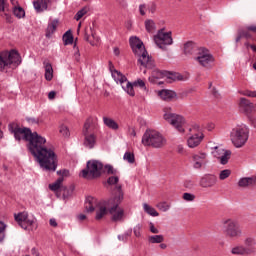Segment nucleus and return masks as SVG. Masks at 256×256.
I'll list each match as a JSON object with an SVG mask.
<instances>
[{
  "label": "nucleus",
  "mask_w": 256,
  "mask_h": 256,
  "mask_svg": "<svg viewBox=\"0 0 256 256\" xmlns=\"http://www.w3.org/2000/svg\"><path fill=\"white\" fill-rule=\"evenodd\" d=\"M8 129L13 133L16 141H28V149L35 157L43 171H57L59 160L55 150L45 147L47 139L39 135L37 132H32L31 129L26 127H19L15 123L9 124Z\"/></svg>",
  "instance_id": "1"
},
{
  "label": "nucleus",
  "mask_w": 256,
  "mask_h": 256,
  "mask_svg": "<svg viewBox=\"0 0 256 256\" xmlns=\"http://www.w3.org/2000/svg\"><path fill=\"white\" fill-rule=\"evenodd\" d=\"M116 189L118 194L108 200L97 202V199L91 196L86 198L85 210L87 213L95 211L96 221H101L106 215H110L112 223H123L125 221V210L119 206L123 201V190H121V186H116Z\"/></svg>",
  "instance_id": "2"
},
{
  "label": "nucleus",
  "mask_w": 256,
  "mask_h": 256,
  "mask_svg": "<svg viewBox=\"0 0 256 256\" xmlns=\"http://www.w3.org/2000/svg\"><path fill=\"white\" fill-rule=\"evenodd\" d=\"M129 41L130 47L135 57H138V63L141 67H145V69H153V67H155V61H153V58L149 56V52L145 49L143 41L136 36L131 37Z\"/></svg>",
  "instance_id": "3"
},
{
  "label": "nucleus",
  "mask_w": 256,
  "mask_h": 256,
  "mask_svg": "<svg viewBox=\"0 0 256 256\" xmlns=\"http://www.w3.org/2000/svg\"><path fill=\"white\" fill-rule=\"evenodd\" d=\"M21 65V56L16 50L0 52V71L5 72L8 69H15Z\"/></svg>",
  "instance_id": "4"
},
{
  "label": "nucleus",
  "mask_w": 256,
  "mask_h": 256,
  "mask_svg": "<svg viewBox=\"0 0 256 256\" xmlns=\"http://www.w3.org/2000/svg\"><path fill=\"white\" fill-rule=\"evenodd\" d=\"M163 119L166 120L167 123L172 125L174 129H176L179 133H185V117L179 114L173 113V109L171 107L163 108Z\"/></svg>",
  "instance_id": "5"
},
{
  "label": "nucleus",
  "mask_w": 256,
  "mask_h": 256,
  "mask_svg": "<svg viewBox=\"0 0 256 256\" xmlns=\"http://www.w3.org/2000/svg\"><path fill=\"white\" fill-rule=\"evenodd\" d=\"M230 139L236 149H241L249 141V128L247 126L233 128L230 133Z\"/></svg>",
  "instance_id": "6"
},
{
  "label": "nucleus",
  "mask_w": 256,
  "mask_h": 256,
  "mask_svg": "<svg viewBox=\"0 0 256 256\" xmlns=\"http://www.w3.org/2000/svg\"><path fill=\"white\" fill-rule=\"evenodd\" d=\"M84 179H99L103 175V162L99 160H89L86 164V169L81 171Z\"/></svg>",
  "instance_id": "7"
},
{
  "label": "nucleus",
  "mask_w": 256,
  "mask_h": 256,
  "mask_svg": "<svg viewBox=\"0 0 256 256\" xmlns=\"http://www.w3.org/2000/svg\"><path fill=\"white\" fill-rule=\"evenodd\" d=\"M222 231L226 239H239L240 237H243L241 225L233 219L223 221Z\"/></svg>",
  "instance_id": "8"
},
{
  "label": "nucleus",
  "mask_w": 256,
  "mask_h": 256,
  "mask_svg": "<svg viewBox=\"0 0 256 256\" xmlns=\"http://www.w3.org/2000/svg\"><path fill=\"white\" fill-rule=\"evenodd\" d=\"M194 59L204 69H213L215 67V57L207 48H199Z\"/></svg>",
  "instance_id": "9"
},
{
  "label": "nucleus",
  "mask_w": 256,
  "mask_h": 256,
  "mask_svg": "<svg viewBox=\"0 0 256 256\" xmlns=\"http://www.w3.org/2000/svg\"><path fill=\"white\" fill-rule=\"evenodd\" d=\"M142 144H144L145 147H161V133L157 130H146L142 136Z\"/></svg>",
  "instance_id": "10"
},
{
  "label": "nucleus",
  "mask_w": 256,
  "mask_h": 256,
  "mask_svg": "<svg viewBox=\"0 0 256 256\" xmlns=\"http://www.w3.org/2000/svg\"><path fill=\"white\" fill-rule=\"evenodd\" d=\"M239 109L241 113H244L248 117L249 121L256 123V105H253L247 98H240Z\"/></svg>",
  "instance_id": "11"
},
{
  "label": "nucleus",
  "mask_w": 256,
  "mask_h": 256,
  "mask_svg": "<svg viewBox=\"0 0 256 256\" xmlns=\"http://www.w3.org/2000/svg\"><path fill=\"white\" fill-rule=\"evenodd\" d=\"M173 32L168 31L165 32V27L161 28V51L162 53H166V55H169V47L173 45Z\"/></svg>",
  "instance_id": "12"
},
{
  "label": "nucleus",
  "mask_w": 256,
  "mask_h": 256,
  "mask_svg": "<svg viewBox=\"0 0 256 256\" xmlns=\"http://www.w3.org/2000/svg\"><path fill=\"white\" fill-rule=\"evenodd\" d=\"M212 155L220 161L221 165H227L229 159H231V150H225L221 146H216L213 148Z\"/></svg>",
  "instance_id": "13"
},
{
  "label": "nucleus",
  "mask_w": 256,
  "mask_h": 256,
  "mask_svg": "<svg viewBox=\"0 0 256 256\" xmlns=\"http://www.w3.org/2000/svg\"><path fill=\"white\" fill-rule=\"evenodd\" d=\"M192 161L194 169H202V167H205L209 163V158L207 157V153L199 152L192 156Z\"/></svg>",
  "instance_id": "14"
},
{
  "label": "nucleus",
  "mask_w": 256,
  "mask_h": 256,
  "mask_svg": "<svg viewBox=\"0 0 256 256\" xmlns=\"http://www.w3.org/2000/svg\"><path fill=\"white\" fill-rule=\"evenodd\" d=\"M161 79H164L166 83H173V81H183V75L175 72H169L166 70L161 71Z\"/></svg>",
  "instance_id": "15"
},
{
  "label": "nucleus",
  "mask_w": 256,
  "mask_h": 256,
  "mask_svg": "<svg viewBox=\"0 0 256 256\" xmlns=\"http://www.w3.org/2000/svg\"><path fill=\"white\" fill-rule=\"evenodd\" d=\"M204 135L202 132H198L190 136L187 140V145L190 149H195V147H199L201 145V141L204 139Z\"/></svg>",
  "instance_id": "16"
},
{
  "label": "nucleus",
  "mask_w": 256,
  "mask_h": 256,
  "mask_svg": "<svg viewBox=\"0 0 256 256\" xmlns=\"http://www.w3.org/2000/svg\"><path fill=\"white\" fill-rule=\"evenodd\" d=\"M217 184V176L208 174L201 178L200 185L204 188L215 187Z\"/></svg>",
  "instance_id": "17"
},
{
  "label": "nucleus",
  "mask_w": 256,
  "mask_h": 256,
  "mask_svg": "<svg viewBox=\"0 0 256 256\" xmlns=\"http://www.w3.org/2000/svg\"><path fill=\"white\" fill-rule=\"evenodd\" d=\"M49 3H51V0H36L33 2L34 9L37 13H43V11H47Z\"/></svg>",
  "instance_id": "18"
},
{
  "label": "nucleus",
  "mask_w": 256,
  "mask_h": 256,
  "mask_svg": "<svg viewBox=\"0 0 256 256\" xmlns=\"http://www.w3.org/2000/svg\"><path fill=\"white\" fill-rule=\"evenodd\" d=\"M231 253H232V255L248 256V255H253V250L252 249H247L243 245H238V246H235L231 249Z\"/></svg>",
  "instance_id": "19"
},
{
  "label": "nucleus",
  "mask_w": 256,
  "mask_h": 256,
  "mask_svg": "<svg viewBox=\"0 0 256 256\" xmlns=\"http://www.w3.org/2000/svg\"><path fill=\"white\" fill-rule=\"evenodd\" d=\"M93 131H95V124H93V118H88L83 127V135H93Z\"/></svg>",
  "instance_id": "20"
},
{
  "label": "nucleus",
  "mask_w": 256,
  "mask_h": 256,
  "mask_svg": "<svg viewBox=\"0 0 256 256\" xmlns=\"http://www.w3.org/2000/svg\"><path fill=\"white\" fill-rule=\"evenodd\" d=\"M175 97H177V93L175 91L169 89L161 90V99H163V101H173Z\"/></svg>",
  "instance_id": "21"
},
{
  "label": "nucleus",
  "mask_w": 256,
  "mask_h": 256,
  "mask_svg": "<svg viewBox=\"0 0 256 256\" xmlns=\"http://www.w3.org/2000/svg\"><path fill=\"white\" fill-rule=\"evenodd\" d=\"M256 185V176L241 178L238 182L239 187H251Z\"/></svg>",
  "instance_id": "22"
},
{
  "label": "nucleus",
  "mask_w": 256,
  "mask_h": 256,
  "mask_svg": "<svg viewBox=\"0 0 256 256\" xmlns=\"http://www.w3.org/2000/svg\"><path fill=\"white\" fill-rule=\"evenodd\" d=\"M149 81L152 85H161V71L159 69H154L149 77Z\"/></svg>",
  "instance_id": "23"
},
{
  "label": "nucleus",
  "mask_w": 256,
  "mask_h": 256,
  "mask_svg": "<svg viewBox=\"0 0 256 256\" xmlns=\"http://www.w3.org/2000/svg\"><path fill=\"white\" fill-rule=\"evenodd\" d=\"M197 51V45L193 41L184 44V55H193Z\"/></svg>",
  "instance_id": "24"
},
{
  "label": "nucleus",
  "mask_w": 256,
  "mask_h": 256,
  "mask_svg": "<svg viewBox=\"0 0 256 256\" xmlns=\"http://www.w3.org/2000/svg\"><path fill=\"white\" fill-rule=\"evenodd\" d=\"M58 25H59L58 20H53L51 23L48 24V26L46 28V34H45L47 39H50V37L53 35V33H55V31H57Z\"/></svg>",
  "instance_id": "25"
},
{
  "label": "nucleus",
  "mask_w": 256,
  "mask_h": 256,
  "mask_svg": "<svg viewBox=\"0 0 256 256\" xmlns=\"http://www.w3.org/2000/svg\"><path fill=\"white\" fill-rule=\"evenodd\" d=\"M45 69V79L46 81H51L53 79V65L49 63V61L43 62Z\"/></svg>",
  "instance_id": "26"
},
{
  "label": "nucleus",
  "mask_w": 256,
  "mask_h": 256,
  "mask_svg": "<svg viewBox=\"0 0 256 256\" xmlns=\"http://www.w3.org/2000/svg\"><path fill=\"white\" fill-rule=\"evenodd\" d=\"M29 214L27 212H20L14 215L15 221L20 225V227H25V221L28 219Z\"/></svg>",
  "instance_id": "27"
},
{
  "label": "nucleus",
  "mask_w": 256,
  "mask_h": 256,
  "mask_svg": "<svg viewBox=\"0 0 256 256\" xmlns=\"http://www.w3.org/2000/svg\"><path fill=\"white\" fill-rule=\"evenodd\" d=\"M112 77L116 81V83H120V85H123V83H127V77L117 70H112Z\"/></svg>",
  "instance_id": "28"
},
{
  "label": "nucleus",
  "mask_w": 256,
  "mask_h": 256,
  "mask_svg": "<svg viewBox=\"0 0 256 256\" xmlns=\"http://www.w3.org/2000/svg\"><path fill=\"white\" fill-rule=\"evenodd\" d=\"M85 140L84 145L88 147V149H93L95 147V134H84Z\"/></svg>",
  "instance_id": "29"
},
{
  "label": "nucleus",
  "mask_w": 256,
  "mask_h": 256,
  "mask_svg": "<svg viewBox=\"0 0 256 256\" xmlns=\"http://www.w3.org/2000/svg\"><path fill=\"white\" fill-rule=\"evenodd\" d=\"M104 125L108 127L109 129H113L114 131H117L119 129V124L115 122V120L108 118V117H103Z\"/></svg>",
  "instance_id": "30"
},
{
  "label": "nucleus",
  "mask_w": 256,
  "mask_h": 256,
  "mask_svg": "<svg viewBox=\"0 0 256 256\" xmlns=\"http://www.w3.org/2000/svg\"><path fill=\"white\" fill-rule=\"evenodd\" d=\"M255 245H256V242H255V239H253V238H246L244 240L245 249H251L252 255H254V253H256Z\"/></svg>",
  "instance_id": "31"
},
{
  "label": "nucleus",
  "mask_w": 256,
  "mask_h": 256,
  "mask_svg": "<svg viewBox=\"0 0 256 256\" xmlns=\"http://www.w3.org/2000/svg\"><path fill=\"white\" fill-rule=\"evenodd\" d=\"M143 208L145 213L151 215V217H159V212H157V210H155V208L151 207L149 204L144 203Z\"/></svg>",
  "instance_id": "32"
},
{
  "label": "nucleus",
  "mask_w": 256,
  "mask_h": 256,
  "mask_svg": "<svg viewBox=\"0 0 256 256\" xmlns=\"http://www.w3.org/2000/svg\"><path fill=\"white\" fill-rule=\"evenodd\" d=\"M64 181L63 177H59L54 183L49 185V189L51 191H59V189H61V185Z\"/></svg>",
  "instance_id": "33"
},
{
  "label": "nucleus",
  "mask_w": 256,
  "mask_h": 256,
  "mask_svg": "<svg viewBox=\"0 0 256 256\" xmlns=\"http://www.w3.org/2000/svg\"><path fill=\"white\" fill-rule=\"evenodd\" d=\"M87 13H89V7L85 6L76 13L74 19L76 21H80L81 19H83V17H85V15H87Z\"/></svg>",
  "instance_id": "34"
},
{
  "label": "nucleus",
  "mask_w": 256,
  "mask_h": 256,
  "mask_svg": "<svg viewBox=\"0 0 256 256\" xmlns=\"http://www.w3.org/2000/svg\"><path fill=\"white\" fill-rule=\"evenodd\" d=\"M13 13L18 19H23V17H25V10L19 5L13 7Z\"/></svg>",
  "instance_id": "35"
},
{
  "label": "nucleus",
  "mask_w": 256,
  "mask_h": 256,
  "mask_svg": "<svg viewBox=\"0 0 256 256\" xmlns=\"http://www.w3.org/2000/svg\"><path fill=\"white\" fill-rule=\"evenodd\" d=\"M63 41H64V45H72L73 34L71 33V31L65 32V34L63 35Z\"/></svg>",
  "instance_id": "36"
},
{
  "label": "nucleus",
  "mask_w": 256,
  "mask_h": 256,
  "mask_svg": "<svg viewBox=\"0 0 256 256\" xmlns=\"http://www.w3.org/2000/svg\"><path fill=\"white\" fill-rule=\"evenodd\" d=\"M133 87L135 86L131 82H127L126 87L122 86L124 91H126L130 97H135V89Z\"/></svg>",
  "instance_id": "37"
},
{
  "label": "nucleus",
  "mask_w": 256,
  "mask_h": 256,
  "mask_svg": "<svg viewBox=\"0 0 256 256\" xmlns=\"http://www.w3.org/2000/svg\"><path fill=\"white\" fill-rule=\"evenodd\" d=\"M145 29L148 33H153V31H155V22H153V20H146Z\"/></svg>",
  "instance_id": "38"
},
{
  "label": "nucleus",
  "mask_w": 256,
  "mask_h": 256,
  "mask_svg": "<svg viewBox=\"0 0 256 256\" xmlns=\"http://www.w3.org/2000/svg\"><path fill=\"white\" fill-rule=\"evenodd\" d=\"M123 159H124V161H127L130 164H133V163H135V154H133L131 152H125Z\"/></svg>",
  "instance_id": "39"
},
{
  "label": "nucleus",
  "mask_w": 256,
  "mask_h": 256,
  "mask_svg": "<svg viewBox=\"0 0 256 256\" xmlns=\"http://www.w3.org/2000/svg\"><path fill=\"white\" fill-rule=\"evenodd\" d=\"M230 176H231V170L225 169V170L220 171L219 179H220V181H225V179H228V177H230Z\"/></svg>",
  "instance_id": "40"
},
{
  "label": "nucleus",
  "mask_w": 256,
  "mask_h": 256,
  "mask_svg": "<svg viewBox=\"0 0 256 256\" xmlns=\"http://www.w3.org/2000/svg\"><path fill=\"white\" fill-rule=\"evenodd\" d=\"M35 221L30 220L29 218H26L24 225L25 227H22V229H25L26 231H32L33 230V225H34Z\"/></svg>",
  "instance_id": "41"
},
{
  "label": "nucleus",
  "mask_w": 256,
  "mask_h": 256,
  "mask_svg": "<svg viewBox=\"0 0 256 256\" xmlns=\"http://www.w3.org/2000/svg\"><path fill=\"white\" fill-rule=\"evenodd\" d=\"M59 133L62 134L64 137H69L71 135V132L69 131V127L65 125H61L59 128Z\"/></svg>",
  "instance_id": "42"
},
{
  "label": "nucleus",
  "mask_w": 256,
  "mask_h": 256,
  "mask_svg": "<svg viewBox=\"0 0 256 256\" xmlns=\"http://www.w3.org/2000/svg\"><path fill=\"white\" fill-rule=\"evenodd\" d=\"M134 87H140V89H144V91H147V86L145 85V81L141 79H137L133 82Z\"/></svg>",
  "instance_id": "43"
},
{
  "label": "nucleus",
  "mask_w": 256,
  "mask_h": 256,
  "mask_svg": "<svg viewBox=\"0 0 256 256\" xmlns=\"http://www.w3.org/2000/svg\"><path fill=\"white\" fill-rule=\"evenodd\" d=\"M5 229H7V225L0 221V241L5 239Z\"/></svg>",
  "instance_id": "44"
},
{
  "label": "nucleus",
  "mask_w": 256,
  "mask_h": 256,
  "mask_svg": "<svg viewBox=\"0 0 256 256\" xmlns=\"http://www.w3.org/2000/svg\"><path fill=\"white\" fill-rule=\"evenodd\" d=\"M154 43L161 49V30H158L157 35L154 36Z\"/></svg>",
  "instance_id": "45"
},
{
  "label": "nucleus",
  "mask_w": 256,
  "mask_h": 256,
  "mask_svg": "<svg viewBox=\"0 0 256 256\" xmlns=\"http://www.w3.org/2000/svg\"><path fill=\"white\" fill-rule=\"evenodd\" d=\"M182 199H184V201H189V202L195 201V195L192 193L186 192L183 194Z\"/></svg>",
  "instance_id": "46"
},
{
  "label": "nucleus",
  "mask_w": 256,
  "mask_h": 256,
  "mask_svg": "<svg viewBox=\"0 0 256 256\" xmlns=\"http://www.w3.org/2000/svg\"><path fill=\"white\" fill-rule=\"evenodd\" d=\"M149 243H161V235H154L148 238Z\"/></svg>",
  "instance_id": "47"
},
{
  "label": "nucleus",
  "mask_w": 256,
  "mask_h": 256,
  "mask_svg": "<svg viewBox=\"0 0 256 256\" xmlns=\"http://www.w3.org/2000/svg\"><path fill=\"white\" fill-rule=\"evenodd\" d=\"M108 185H117V183H119V177L117 176H112L109 177L107 180Z\"/></svg>",
  "instance_id": "48"
},
{
  "label": "nucleus",
  "mask_w": 256,
  "mask_h": 256,
  "mask_svg": "<svg viewBox=\"0 0 256 256\" xmlns=\"http://www.w3.org/2000/svg\"><path fill=\"white\" fill-rule=\"evenodd\" d=\"M240 33H241V35H242V38H244V39H252V35H251V33H249V30H243V29H240Z\"/></svg>",
  "instance_id": "49"
},
{
  "label": "nucleus",
  "mask_w": 256,
  "mask_h": 256,
  "mask_svg": "<svg viewBox=\"0 0 256 256\" xmlns=\"http://www.w3.org/2000/svg\"><path fill=\"white\" fill-rule=\"evenodd\" d=\"M241 95H244L245 97H256V91L246 90L244 92H241Z\"/></svg>",
  "instance_id": "50"
},
{
  "label": "nucleus",
  "mask_w": 256,
  "mask_h": 256,
  "mask_svg": "<svg viewBox=\"0 0 256 256\" xmlns=\"http://www.w3.org/2000/svg\"><path fill=\"white\" fill-rule=\"evenodd\" d=\"M105 169L107 170L108 175H116L117 170L113 169V166L111 165H106Z\"/></svg>",
  "instance_id": "51"
},
{
  "label": "nucleus",
  "mask_w": 256,
  "mask_h": 256,
  "mask_svg": "<svg viewBox=\"0 0 256 256\" xmlns=\"http://www.w3.org/2000/svg\"><path fill=\"white\" fill-rule=\"evenodd\" d=\"M74 49H75L74 57L76 61H79L81 54L79 53V47H77V43L74 44Z\"/></svg>",
  "instance_id": "52"
},
{
  "label": "nucleus",
  "mask_w": 256,
  "mask_h": 256,
  "mask_svg": "<svg viewBox=\"0 0 256 256\" xmlns=\"http://www.w3.org/2000/svg\"><path fill=\"white\" fill-rule=\"evenodd\" d=\"M169 209H171V203L162 202L161 210L166 212L169 211Z\"/></svg>",
  "instance_id": "53"
},
{
  "label": "nucleus",
  "mask_w": 256,
  "mask_h": 256,
  "mask_svg": "<svg viewBox=\"0 0 256 256\" xmlns=\"http://www.w3.org/2000/svg\"><path fill=\"white\" fill-rule=\"evenodd\" d=\"M57 175H61L60 177H69V170H59L57 171Z\"/></svg>",
  "instance_id": "54"
},
{
  "label": "nucleus",
  "mask_w": 256,
  "mask_h": 256,
  "mask_svg": "<svg viewBox=\"0 0 256 256\" xmlns=\"http://www.w3.org/2000/svg\"><path fill=\"white\" fill-rule=\"evenodd\" d=\"M3 13H5V0H0V15L3 17Z\"/></svg>",
  "instance_id": "55"
},
{
  "label": "nucleus",
  "mask_w": 256,
  "mask_h": 256,
  "mask_svg": "<svg viewBox=\"0 0 256 256\" xmlns=\"http://www.w3.org/2000/svg\"><path fill=\"white\" fill-rule=\"evenodd\" d=\"M128 133H129L130 137H137V132L135 131L134 127H129Z\"/></svg>",
  "instance_id": "56"
},
{
  "label": "nucleus",
  "mask_w": 256,
  "mask_h": 256,
  "mask_svg": "<svg viewBox=\"0 0 256 256\" xmlns=\"http://www.w3.org/2000/svg\"><path fill=\"white\" fill-rule=\"evenodd\" d=\"M184 187H186V189H193V181L191 180H186L184 182Z\"/></svg>",
  "instance_id": "57"
},
{
  "label": "nucleus",
  "mask_w": 256,
  "mask_h": 256,
  "mask_svg": "<svg viewBox=\"0 0 256 256\" xmlns=\"http://www.w3.org/2000/svg\"><path fill=\"white\" fill-rule=\"evenodd\" d=\"M149 226H150L151 233H155V234L159 233V229L155 228V225L153 224V222H150Z\"/></svg>",
  "instance_id": "58"
},
{
  "label": "nucleus",
  "mask_w": 256,
  "mask_h": 256,
  "mask_svg": "<svg viewBox=\"0 0 256 256\" xmlns=\"http://www.w3.org/2000/svg\"><path fill=\"white\" fill-rule=\"evenodd\" d=\"M177 153H179L180 155H183V153H185V147H183V145H178Z\"/></svg>",
  "instance_id": "59"
},
{
  "label": "nucleus",
  "mask_w": 256,
  "mask_h": 256,
  "mask_svg": "<svg viewBox=\"0 0 256 256\" xmlns=\"http://www.w3.org/2000/svg\"><path fill=\"white\" fill-rule=\"evenodd\" d=\"M117 3L121 5L123 9L127 8V0H117Z\"/></svg>",
  "instance_id": "60"
},
{
  "label": "nucleus",
  "mask_w": 256,
  "mask_h": 256,
  "mask_svg": "<svg viewBox=\"0 0 256 256\" xmlns=\"http://www.w3.org/2000/svg\"><path fill=\"white\" fill-rule=\"evenodd\" d=\"M145 9H147V7L144 5V4H142V5H140L139 6V11H140V14L142 15V16H144L145 15Z\"/></svg>",
  "instance_id": "61"
},
{
  "label": "nucleus",
  "mask_w": 256,
  "mask_h": 256,
  "mask_svg": "<svg viewBox=\"0 0 256 256\" xmlns=\"http://www.w3.org/2000/svg\"><path fill=\"white\" fill-rule=\"evenodd\" d=\"M49 223H50V226H51V227H57V226H58L57 220H56L55 218H51V219L49 220Z\"/></svg>",
  "instance_id": "62"
},
{
  "label": "nucleus",
  "mask_w": 256,
  "mask_h": 256,
  "mask_svg": "<svg viewBox=\"0 0 256 256\" xmlns=\"http://www.w3.org/2000/svg\"><path fill=\"white\" fill-rule=\"evenodd\" d=\"M247 31H251L252 33H256V25H250L246 27Z\"/></svg>",
  "instance_id": "63"
},
{
  "label": "nucleus",
  "mask_w": 256,
  "mask_h": 256,
  "mask_svg": "<svg viewBox=\"0 0 256 256\" xmlns=\"http://www.w3.org/2000/svg\"><path fill=\"white\" fill-rule=\"evenodd\" d=\"M55 95H57V93L55 91H51L48 93V99L53 100L55 99Z\"/></svg>",
  "instance_id": "64"
}]
</instances>
